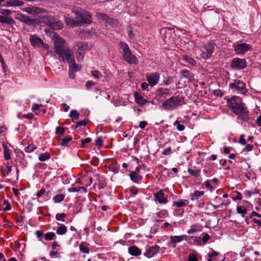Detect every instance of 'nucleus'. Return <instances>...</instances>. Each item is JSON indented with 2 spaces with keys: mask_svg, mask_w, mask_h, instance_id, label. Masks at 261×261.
Returning a JSON list of instances; mask_svg holds the SVG:
<instances>
[{
  "mask_svg": "<svg viewBox=\"0 0 261 261\" xmlns=\"http://www.w3.org/2000/svg\"><path fill=\"white\" fill-rule=\"evenodd\" d=\"M227 102L230 110L238 115V119H241L244 121L249 119V111L239 97L233 96L228 98Z\"/></svg>",
  "mask_w": 261,
  "mask_h": 261,
  "instance_id": "obj_1",
  "label": "nucleus"
},
{
  "mask_svg": "<svg viewBox=\"0 0 261 261\" xmlns=\"http://www.w3.org/2000/svg\"><path fill=\"white\" fill-rule=\"evenodd\" d=\"M52 38L54 43L55 51L60 57L69 48L66 42L56 33L53 32Z\"/></svg>",
  "mask_w": 261,
  "mask_h": 261,
  "instance_id": "obj_2",
  "label": "nucleus"
},
{
  "mask_svg": "<svg viewBox=\"0 0 261 261\" xmlns=\"http://www.w3.org/2000/svg\"><path fill=\"white\" fill-rule=\"evenodd\" d=\"M184 97L182 96H173L164 101L162 103V107L166 110H175L184 104Z\"/></svg>",
  "mask_w": 261,
  "mask_h": 261,
  "instance_id": "obj_3",
  "label": "nucleus"
},
{
  "mask_svg": "<svg viewBox=\"0 0 261 261\" xmlns=\"http://www.w3.org/2000/svg\"><path fill=\"white\" fill-rule=\"evenodd\" d=\"M40 22L50 27L53 30H61L63 27L62 21L52 15H46L41 17Z\"/></svg>",
  "mask_w": 261,
  "mask_h": 261,
  "instance_id": "obj_4",
  "label": "nucleus"
},
{
  "mask_svg": "<svg viewBox=\"0 0 261 261\" xmlns=\"http://www.w3.org/2000/svg\"><path fill=\"white\" fill-rule=\"evenodd\" d=\"M214 45L211 42H207L201 48L200 55L203 59H208L212 55L214 51Z\"/></svg>",
  "mask_w": 261,
  "mask_h": 261,
  "instance_id": "obj_5",
  "label": "nucleus"
},
{
  "mask_svg": "<svg viewBox=\"0 0 261 261\" xmlns=\"http://www.w3.org/2000/svg\"><path fill=\"white\" fill-rule=\"evenodd\" d=\"M229 87L239 94L246 95L248 92L245 88V84L240 80H234L233 83L229 84Z\"/></svg>",
  "mask_w": 261,
  "mask_h": 261,
  "instance_id": "obj_6",
  "label": "nucleus"
},
{
  "mask_svg": "<svg viewBox=\"0 0 261 261\" xmlns=\"http://www.w3.org/2000/svg\"><path fill=\"white\" fill-rule=\"evenodd\" d=\"M30 40L31 45L34 47L39 48L42 46L45 49H48L49 48L48 45L44 43L43 40L36 35H31L30 36Z\"/></svg>",
  "mask_w": 261,
  "mask_h": 261,
  "instance_id": "obj_7",
  "label": "nucleus"
},
{
  "mask_svg": "<svg viewBox=\"0 0 261 261\" xmlns=\"http://www.w3.org/2000/svg\"><path fill=\"white\" fill-rule=\"evenodd\" d=\"M230 66L233 69L240 70L245 68L247 66V63L244 59L236 58L231 61Z\"/></svg>",
  "mask_w": 261,
  "mask_h": 261,
  "instance_id": "obj_8",
  "label": "nucleus"
},
{
  "mask_svg": "<svg viewBox=\"0 0 261 261\" xmlns=\"http://www.w3.org/2000/svg\"><path fill=\"white\" fill-rule=\"evenodd\" d=\"M79 25L83 24H90L92 22V17L90 13L84 11L79 18H77Z\"/></svg>",
  "mask_w": 261,
  "mask_h": 261,
  "instance_id": "obj_9",
  "label": "nucleus"
},
{
  "mask_svg": "<svg viewBox=\"0 0 261 261\" xmlns=\"http://www.w3.org/2000/svg\"><path fill=\"white\" fill-rule=\"evenodd\" d=\"M160 74L158 72H153L147 74L146 75L148 84L151 87L156 85L160 80Z\"/></svg>",
  "mask_w": 261,
  "mask_h": 261,
  "instance_id": "obj_10",
  "label": "nucleus"
},
{
  "mask_svg": "<svg viewBox=\"0 0 261 261\" xmlns=\"http://www.w3.org/2000/svg\"><path fill=\"white\" fill-rule=\"evenodd\" d=\"M251 46L247 43H241L235 46L234 51L237 54L243 55L248 50H250Z\"/></svg>",
  "mask_w": 261,
  "mask_h": 261,
  "instance_id": "obj_11",
  "label": "nucleus"
},
{
  "mask_svg": "<svg viewBox=\"0 0 261 261\" xmlns=\"http://www.w3.org/2000/svg\"><path fill=\"white\" fill-rule=\"evenodd\" d=\"M23 12L32 15H38L45 12V10L43 8L38 7H27L22 9Z\"/></svg>",
  "mask_w": 261,
  "mask_h": 261,
  "instance_id": "obj_12",
  "label": "nucleus"
},
{
  "mask_svg": "<svg viewBox=\"0 0 261 261\" xmlns=\"http://www.w3.org/2000/svg\"><path fill=\"white\" fill-rule=\"evenodd\" d=\"M96 17L99 20L105 21L106 22L112 26H114L116 24V21L112 18L109 17L107 15L98 12L96 13Z\"/></svg>",
  "mask_w": 261,
  "mask_h": 261,
  "instance_id": "obj_13",
  "label": "nucleus"
},
{
  "mask_svg": "<svg viewBox=\"0 0 261 261\" xmlns=\"http://www.w3.org/2000/svg\"><path fill=\"white\" fill-rule=\"evenodd\" d=\"M15 18L27 25H33L35 23L33 19L30 18L28 16L22 13H18L16 15Z\"/></svg>",
  "mask_w": 261,
  "mask_h": 261,
  "instance_id": "obj_14",
  "label": "nucleus"
},
{
  "mask_svg": "<svg viewBox=\"0 0 261 261\" xmlns=\"http://www.w3.org/2000/svg\"><path fill=\"white\" fill-rule=\"evenodd\" d=\"M60 57L62 58L63 61H64L65 59L69 65L74 63L75 62L73 52L69 49Z\"/></svg>",
  "mask_w": 261,
  "mask_h": 261,
  "instance_id": "obj_15",
  "label": "nucleus"
},
{
  "mask_svg": "<svg viewBox=\"0 0 261 261\" xmlns=\"http://www.w3.org/2000/svg\"><path fill=\"white\" fill-rule=\"evenodd\" d=\"M2 6L4 7H20L24 5V3L19 0H4Z\"/></svg>",
  "mask_w": 261,
  "mask_h": 261,
  "instance_id": "obj_16",
  "label": "nucleus"
},
{
  "mask_svg": "<svg viewBox=\"0 0 261 261\" xmlns=\"http://www.w3.org/2000/svg\"><path fill=\"white\" fill-rule=\"evenodd\" d=\"M123 57L124 59L129 64H137L138 62L137 57L132 53L131 50L123 54Z\"/></svg>",
  "mask_w": 261,
  "mask_h": 261,
  "instance_id": "obj_17",
  "label": "nucleus"
},
{
  "mask_svg": "<svg viewBox=\"0 0 261 261\" xmlns=\"http://www.w3.org/2000/svg\"><path fill=\"white\" fill-rule=\"evenodd\" d=\"M186 237L185 235L172 236L169 243V246L172 248L175 247L176 244L182 242Z\"/></svg>",
  "mask_w": 261,
  "mask_h": 261,
  "instance_id": "obj_18",
  "label": "nucleus"
},
{
  "mask_svg": "<svg viewBox=\"0 0 261 261\" xmlns=\"http://www.w3.org/2000/svg\"><path fill=\"white\" fill-rule=\"evenodd\" d=\"M159 251V247L154 245L148 249H146V252L144 253L145 256L148 258H151L153 257L156 253Z\"/></svg>",
  "mask_w": 261,
  "mask_h": 261,
  "instance_id": "obj_19",
  "label": "nucleus"
},
{
  "mask_svg": "<svg viewBox=\"0 0 261 261\" xmlns=\"http://www.w3.org/2000/svg\"><path fill=\"white\" fill-rule=\"evenodd\" d=\"M154 199L158 201L159 203L166 204L168 202L167 198L162 190L154 194Z\"/></svg>",
  "mask_w": 261,
  "mask_h": 261,
  "instance_id": "obj_20",
  "label": "nucleus"
},
{
  "mask_svg": "<svg viewBox=\"0 0 261 261\" xmlns=\"http://www.w3.org/2000/svg\"><path fill=\"white\" fill-rule=\"evenodd\" d=\"M12 11L8 9H0V14H1L2 17H4L7 18L11 19V20L12 21V23H6L7 24L10 25L11 27H13V25H15V21L14 20L10 17V15L12 14Z\"/></svg>",
  "mask_w": 261,
  "mask_h": 261,
  "instance_id": "obj_21",
  "label": "nucleus"
},
{
  "mask_svg": "<svg viewBox=\"0 0 261 261\" xmlns=\"http://www.w3.org/2000/svg\"><path fill=\"white\" fill-rule=\"evenodd\" d=\"M135 97L136 102L141 106L144 105L148 101L144 98V97L139 93L136 92L135 93Z\"/></svg>",
  "mask_w": 261,
  "mask_h": 261,
  "instance_id": "obj_22",
  "label": "nucleus"
},
{
  "mask_svg": "<svg viewBox=\"0 0 261 261\" xmlns=\"http://www.w3.org/2000/svg\"><path fill=\"white\" fill-rule=\"evenodd\" d=\"M74 47H77V52L85 53V50L88 47V45L85 42H78L75 43Z\"/></svg>",
  "mask_w": 261,
  "mask_h": 261,
  "instance_id": "obj_23",
  "label": "nucleus"
},
{
  "mask_svg": "<svg viewBox=\"0 0 261 261\" xmlns=\"http://www.w3.org/2000/svg\"><path fill=\"white\" fill-rule=\"evenodd\" d=\"M65 22L67 25H70V26H74V25H79L78 20H77V17H76V19H74L72 18L71 17L67 16L65 18Z\"/></svg>",
  "mask_w": 261,
  "mask_h": 261,
  "instance_id": "obj_24",
  "label": "nucleus"
},
{
  "mask_svg": "<svg viewBox=\"0 0 261 261\" xmlns=\"http://www.w3.org/2000/svg\"><path fill=\"white\" fill-rule=\"evenodd\" d=\"M128 252L133 256H138L141 254V250L135 246L129 247L128 248Z\"/></svg>",
  "mask_w": 261,
  "mask_h": 261,
  "instance_id": "obj_25",
  "label": "nucleus"
},
{
  "mask_svg": "<svg viewBox=\"0 0 261 261\" xmlns=\"http://www.w3.org/2000/svg\"><path fill=\"white\" fill-rule=\"evenodd\" d=\"M129 176L131 180L135 182H138L142 178L141 175L138 173H136V172H131L129 174Z\"/></svg>",
  "mask_w": 261,
  "mask_h": 261,
  "instance_id": "obj_26",
  "label": "nucleus"
},
{
  "mask_svg": "<svg viewBox=\"0 0 261 261\" xmlns=\"http://www.w3.org/2000/svg\"><path fill=\"white\" fill-rule=\"evenodd\" d=\"M67 231V227L63 224H60L57 228L56 233L58 235H63L66 233Z\"/></svg>",
  "mask_w": 261,
  "mask_h": 261,
  "instance_id": "obj_27",
  "label": "nucleus"
},
{
  "mask_svg": "<svg viewBox=\"0 0 261 261\" xmlns=\"http://www.w3.org/2000/svg\"><path fill=\"white\" fill-rule=\"evenodd\" d=\"M156 216L158 217V219H155V221H162V220H160V219L166 218L168 216V213L165 210L161 211L160 212L156 214Z\"/></svg>",
  "mask_w": 261,
  "mask_h": 261,
  "instance_id": "obj_28",
  "label": "nucleus"
},
{
  "mask_svg": "<svg viewBox=\"0 0 261 261\" xmlns=\"http://www.w3.org/2000/svg\"><path fill=\"white\" fill-rule=\"evenodd\" d=\"M119 45L123 51V55L125 54V53L130 50L128 45L124 42L120 41L119 43Z\"/></svg>",
  "mask_w": 261,
  "mask_h": 261,
  "instance_id": "obj_29",
  "label": "nucleus"
},
{
  "mask_svg": "<svg viewBox=\"0 0 261 261\" xmlns=\"http://www.w3.org/2000/svg\"><path fill=\"white\" fill-rule=\"evenodd\" d=\"M204 194V192L203 191H195L194 192V193L193 194V195H192L191 196V199L192 200H196V199H197L199 197L203 196Z\"/></svg>",
  "mask_w": 261,
  "mask_h": 261,
  "instance_id": "obj_30",
  "label": "nucleus"
},
{
  "mask_svg": "<svg viewBox=\"0 0 261 261\" xmlns=\"http://www.w3.org/2000/svg\"><path fill=\"white\" fill-rule=\"evenodd\" d=\"M50 158V154L48 152H45L43 153H41L38 158V159L40 161H45L49 159Z\"/></svg>",
  "mask_w": 261,
  "mask_h": 261,
  "instance_id": "obj_31",
  "label": "nucleus"
},
{
  "mask_svg": "<svg viewBox=\"0 0 261 261\" xmlns=\"http://www.w3.org/2000/svg\"><path fill=\"white\" fill-rule=\"evenodd\" d=\"M182 60L187 62L192 65H195L196 64L195 61L191 57L187 55L182 56Z\"/></svg>",
  "mask_w": 261,
  "mask_h": 261,
  "instance_id": "obj_32",
  "label": "nucleus"
},
{
  "mask_svg": "<svg viewBox=\"0 0 261 261\" xmlns=\"http://www.w3.org/2000/svg\"><path fill=\"white\" fill-rule=\"evenodd\" d=\"M65 198V195L63 194H60L56 195L54 198L53 200L55 203H59L62 201Z\"/></svg>",
  "mask_w": 261,
  "mask_h": 261,
  "instance_id": "obj_33",
  "label": "nucleus"
},
{
  "mask_svg": "<svg viewBox=\"0 0 261 261\" xmlns=\"http://www.w3.org/2000/svg\"><path fill=\"white\" fill-rule=\"evenodd\" d=\"M236 210H237V212L239 214H241L242 217H244L245 215L247 213V209L245 208H243L241 206H238L237 207Z\"/></svg>",
  "mask_w": 261,
  "mask_h": 261,
  "instance_id": "obj_34",
  "label": "nucleus"
},
{
  "mask_svg": "<svg viewBox=\"0 0 261 261\" xmlns=\"http://www.w3.org/2000/svg\"><path fill=\"white\" fill-rule=\"evenodd\" d=\"M69 117L73 120H77L79 118L80 114L76 110H71L69 114Z\"/></svg>",
  "mask_w": 261,
  "mask_h": 261,
  "instance_id": "obj_35",
  "label": "nucleus"
},
{
  "mask_svg": "<svg viewBox=\"0 0 261 261\" xmlns=\"http://www.w3.org/2000/svg\"><path fill=\"white\" fill-rule=\"evenodd\" d=\"M56 237L55 233L53 232H49L45 234L44 238L46 241L54 240Z\"/></svg>",
  "mask_w": 261,
  "mask_h": 261,
  "instance_id": "obj_36",
  "label": "nucleus"
},
{
  "mask_svg": "<svg viewBox=\"0 0 261 261\" xmlns=\"http://www.w3.org/2000/svg\"><path fill=\"white\" fill-rule=\"evenodd\" d=\"M37 148L36 146L33 144H31L28 145L27 146H26L24 148V151L26 152L30 153L31 152H33L35 149Z\"/></svg>",
  "mask_w": 261,
  "mask_h": 261,
  "instance_id": "obj_37",
  "label": "nucleus"
},
{
  "mask_svg": "<svg viewBox=\"0 0 261 261\" xmlns=\"http://www.w3.org/2000/svg\"><path fill=\"white\" fill-rule=\"evenodd\" d=\"M69 69L70 70H72L73 71L76 72L77 71L79 70L81 68V66L77 64H75L74 62V63H72L70 65H69Z\"/></svg>",
  "mask_w": 261,
  "mask_h": 261,
  "instance_id": "obj_38",
  "label": "nucleus"
},
{
  "mask_svg": "<svg viewBox=\"0 0 261 261\" xmlns=\"http://www.w3.org/2000/svg\"><path fill=\"white\" fill-rule=\"evenodd\" d=\"M186 205V202L182 200H179L177 201H174L173 203V206L178 207H184Z\"/></svg>",
  "mask_w": 261,
  "mask_h": 261,
  "instance_id": "obj_39",
  "label": "nucleus"
},
{
  "mask_svg": "<svg viewBox=\"0 0 261 261\" xmlns=\"http://www.w3.org/2000/svg\"><path fill=\"white\" fill-rule=\"evenodd\" d=\"M72 140V137L71 136H67L64 138L61 142V145L62 146H67L68 142H69Z\"/></svg>",
  "mask_w": 261,
  "mask_h": 261,
  "instance_id": "obj_40",
  "label": "nucleus"
},
{
  "mask_svg": "<svg viewBox=\"0 0 261 261\" xmlns=\"http://www.w3.org/2000/svg\"><path fill=\"white\" fill-rule=\"evenodd\" d=\"M173 125L176 127L177 130L180 132L184 130L185 128L184 125L180 124L179 121L178 120H176L174 123Z\"/></svg>",
  "mask_w": 261,
  "mask_h": 261,
  "instance_id": "obj_41",
  "label": "nucleus"
},
{
  "mask_svg": "<svg viewBox=\"0 0 261 261\" xmlns=\"http://www.w3.org/2000/svg\"><path fill=\"white\" fill-rule=\"evenodd\" d=\"M157 91L162 95H169V89H167V88H159L158 89Z\"/></svg>",
  "mask_w": 261,
  "mask_h": 261,
  "instance_id": "obj_42",
  "label": "nucleus"
},
{
  "mask_svg": "<svg viewBox=\"0 0 261 261\" xmlns=\"http://www.w3.org/2000/svg\"><path fill=\"white\" fill-rule=\"evenodd\" d=\"M91 75L95 79H100L102 76L99 71L98 70H92L91 71Z\"/></svg>",
  "mask_w": 261,
  "mask_h": 261,
  "instance_id": "obj_43",
  "label": "nucleus"
},
{
  "mask_svg": "<svg viewBox=\"0 0 261 261\" xmlns=\"http://www.w3.org/2000/svg\"><path fill=\"white\" fill-rule=\"evenodd\" d=\"M80 250L81 252L87 254L90 252L89 248L82 243L80 245Z\"/></svg>",
  "mask_w": 261,
  "mask_h": 261,
  "instance_id": "obj_44",
  "label": "nucleus"
},
{
  "mask_svg": "<svg viewBox=\"0 0 261 261\" xmlns=\"http://www.w3.org/2000/svg\"><path fill=\"white\" fill-rule=\"evenodd\" d=\"M42 107V104H34L32 107V111L36 114H38L40 112L39 108Z\"/></svg>",
  "mask_w": 261,
  "mask_h": 261,
  "instance_id": "obj_45",
  "label": "nucleus"
},
{
  "mask_svg": "<svg viewBox=\"0 0 261 261\" xmlns=\"http://www.w3.org/2000/svg\"><path fill=\"white\" fill-rule=\"evenodd\" d=\"M85 10H82L81 8H77L73 9L72 10V12L76 15V17H77L78 18H79L82 14L83 13V12Z\"/></svg>",
  "mask_w": 261,
  "mask_h": 261,
  "instance_id": "obj_46",
  "label": "nucleus"
},
{
  "mask_svg": "<svg viewBox=\"0 0 261 261\" xmlns=\"http://www.w3.org/2000/svg\"><path fill=\"white\" fill-rule=\"evenodd\" d=\"M66 216V215L65 213L60 214L58 213L56 215V219L58 221H61L62 222H64V220L63 218H65Z\"/></svg>",
  "mask_w": 261,
  "mask_h": 261,
  "instance_id": "obj_47",
  "label": "nucleus"
},
{
  "mask_svg": "<svg viewBox=\"0 0 261 261\" xmlns=\"http://www.w3.org/2000/svg\"><path fill=\"white\" fill-rule=\"evenodd\" d=\"M12 21L11 19L7 18L4 17H2V15H0V22L2 23H12Z\"/></svg>",
  "mask_w": 261,
  "mask_h": 261,
  "instance_id": "obj_48",
  "label": "nucleus"
},
{
  "mask_svg": "<svg viewBox=\"0 0 261 261\" xmlns=\"http://www.w3.org/2000/svg\"><path fill=\"white\" fill-rule=\"evenodd\" d=\"M64 131V127L62 126H57L56 129V134L57 135H63Z\"/></svg>",
  "mask_w": 261,
  "mask_h": 261,
  "instance_id": "obj_49",
  "label": "nucleus"
},
{
  "mask_svg": "<svg viewBox=\"0 0 261 261\" xmlns=\"http://www.w3.org/2000/svg\"><path fill=\"white\" fill-rule=\"evenodd\" d=\"M103 144V141L101 138L98 137L95 141V145L97 146H101Z\"/></svg>",
  "mask_w": 261,
  "mask_h": 261,
  "instance_id": "obj_50",
  "label": "nucleus"
},
{
  "mask_svg": "<svg viewBox=\"0 0 261 261\" xmlns=\"http://www.w3.org/2000/svg\"><path fill=\"white\" fill-rule=\"evenodd\" d=\"M95 85V83L92 81H88L86 83V87L87 89H90L92 86Z\"/></svg>",
  "mask_w": 261,
  "mask_h": 261,
  "instance_id": "obj_51",
  "label": "nucleus"
},
{
  "mask_svg": "<svg viewBox=\"0 0 261 261\" xmlns=\"http://www.w3.org/2000/svg\"><path fill=\"white\" fill-rule=\"evenodd\" d=\"M181 74L182 77L185 78H188L190 73L188 70H182L181 71Z\"/></svg>",
  "mask_w": 261,
  "mask_h": 261,
  "instance_id": "obj_52",
  "label": "nucleus"
},
{
  "mask_svg": "<svg viewBox=\"0 0 261 261\" xmlns=\"http://www.w3.org/2000/svg\"><path fill=\"white\" fill-rule=\"evenodd\" d=\"M213 94L217 96L222 97L223 95V93L220 89H216L213 91Z\"/></svg>",
  "mask_w": 261,
  "mask_h": 261,
  "instance_id": "obj_53",
  "label": "nucleus"
},
{
  "mask_svg": "<svg viewBox=\"0 0 261 261\" xmlns=\"http://www.w3.org/2000/svg\"><path fill=\"white\" fill-rule=\"evenodd\" d=\"M91 141V139L90 138H86V139H85L84 140H82L81 147H85V144H87V143H89Z\"/></svg>",
  "mask_w": 261,
  "mask_h": 261,
  "instance_id": "obj_54",
  "label": "nucleus"
},
{
  "mask_svg": "<svg viewBox=\"0 0 261 261\" xmlns=\"http://www.w3.org/2000/svg\"><path fill=\"white\" fill-rule=\"evenodd\" d=\"M219 255V253L215 250H212L211 253H209L208 254L209 258H214V257H216Z\"/></svg>",
  "mask_w": 261,
  "mask_h": 261,
  "instance_id": "obj_55",
  "label": "nucleus"
},
{
  "mask_svg": "<svg viewBox=\"0 0 261 261\" xmlns=\"http://www.w3.org/2000/svg\"><path fill=\"white\" fill-rule=\"evenodd\" d=\"M188 260L189 261H198L197 256L194 254H190L189 255Z\"/></svg>",
  "mask_w": 261,
  "mask_h": 261,
  "instance_id": "obj_56",
  "label": "nucleus"
},
{
  "mask_svg": "<svg viewBox=\"0 0 261 261\" xmlns=\"http://www.w3.org/2000/svg\"><path fill=\"white\" fill-rule=\"evenodd\" d=\"M3 205H6V207L4 208L5 211H9L11 209V206L7 201L4 200Z\"/></svg>",
  "mask_w": 261,
  "mask_h": 261,
  "instance_id": "obj_57",
  "label": "nucleus"
},
{
  "mask_svg": "<svg viewBox=\"0 0 261 261\" xmlns=\"http://www.w3.org/2000/svg\"><path fill=\"white\" fill-rule=\"evenodd\" d=\"M4 153V156H5V159H6V160L10 159L11 155H10V152L8 150L5 149Z\"/></svg>",
  "mask_w": 261,
  "mask_h": 261,
  "instance_id": "obj_58",
  "label": "nucleus"
},
{
  "mask_svg": "<svg viewBox=\"0 0 261 261\" xmlns=\"http://www.w3.org/2000/svg\"><path fill=\"white\" fill-rule=\"evenodd\" d=\"M36 234L39 240L41 241L43 234V232L40 230H37L36 231Z\"/></svg>",
  "mask_w": 261,
  "mask_h": 261,
  "instance_id": "obj_59",
  "label": "nucleus"
},
{
  "mask_svg": "<svg viewBox=\"0 0 261 261\" xmlns=\"http://www.w3.org/2000/svg\"><path fill=\"white\" fill-rule=\"evenodd\" d=\"M46 193L45 189L42 188L37 193V196L38 198L41 197L43 194Z\"/></svg>",
  "mask_w": 261,
  "mask_h": 261,
  "instance_id": "obj_60",
  "label": "nucleus"
},
{
  "mask_svg": "<svg viewBox=\"0 0 261 261\" xmlns=\"http://www.w3.org/2000/svg\"><path fill=\"white\" fill-rule=\"evenodd\" d=\"M84 57V53L77 52L76 57V59L77 60L83 59Z\"/></svg>",
  "mask_w": 261,
  "mask_h": 261,
  "instance_id": "obj_61",
  "label": "nucleus"
},
{
  "mask_svg": "<svg viewBox=\"0 0 261 261\" xmlns=\"http://www.w3.org/2000/svg\"><path fill=\"white\" fill-rule=\"evenodd\" d=\"M242 199V194H241L240 193H239V192H238V193H237V196H236L233 197L232 198V200H233V201H236V200H241Z\"/></svg>",
  "mask_w": 261,
  "mask_h": 261,
  "instance_id": "obj_62",
  "label": "nucleus"
},
{
  "mask_svg": "<svg viewBox=\"0 0 261 261\" xmlns=\"http://www.w3.org/2000/svg\"><path fill=\"white\" fill-rule=\"evenodd\" d=\"M87 124V121L85 120H82V121H78L76 122V126L77 127L78 126H85Z\"/></svg>",
  "mask_w": 261,
  "mask_h": 261,
  "instance_id": "obj_63",
  "label": "nucleus"
},
{
  "mask_svg": "<svg viewBox=\"0 0 261 261\" xmlns=\"http://www.w3.org/2000/svg\"><path fill=\"white\" fill-rule=\"evenodd\" d=\"M147 125V123L146 121H142L140 122L139 127L141 129H144L146 126Z\"/></svg>",
  "mask_w": 261,
  "mask_h": 261,
  "instance_id": "obj_64",
  "label": "nucleus"
}]
</instances>
